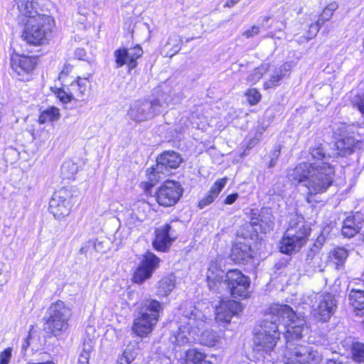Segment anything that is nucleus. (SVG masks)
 <instances>
[{
    "label": "nucleus",
    "instance_id": "63",
    "mask_svg": "<svg viewBox=\"0 0 364 364\" xmlns=\"http://www.w3.org/2000/svg\"><path fill=\"white\" fill-rule=\"evenodd\" d=\"M363 277H364V274H363Z\"/></svg>",
    "mask_w": 364,
    "mask_h": 364
},
{
    "label": "nucleus",
    "instance_id": "47",
    "mask_svg": "<svg viewBox=\"0 0 364 364\" xmlns=\"http://www.w3.org/2000/svg\"><path fill=\"white\" fill-rule=\"evenodd\" d=\"M13 348L8 347L0 353V364H9L12 358Z\"/></svg>",
    "mask_w": 364,
    "mask_h": 364
},
{
    "label": "nucleus",
    "instance_id": "6",
    "mask_svg": "<svg viewBox=\"0 0 364 364\" xmlns=\"http://www.w3.org/2000/svg\"><path fill=\"white\" fill-rule=\"evenodd\" d=\"M169 96L161 93L157 98L150 100H136L130 105L128 117L137 123L148 121L161 113V108L169 105Z\"/></svg>",
    "mask_w": 364,
    "mask_h": 364
},
{
    "label": "nucleus",
    "instance_id": "41",
    "mask_svg": "<svg viewBox=\"0 0 364 364\" xmlns=\"http://www.w3.org/2000/svg\"><path fill=\"white\" fill-rule=\"evenodd\" d=\"M352 359L357 363L364 362V343L354 342L351 346Z\"/></svg>",
    "mask_w": 364,
    "mask_h": 364
},
{
    "label": "nucleus",
    "instance_id": "32",
    "mask_svg": "<svg viewBox=\"0 0 364 364\" xmlns=\"http://www.w3.org/2000/svg\"><path fill=\"white\" fill-rule=\"evenodd\" d=\"M196 336L197 335L191 334V336H189L188 327L178 325V331L173 335L174 340H172V342L175 343L178 346H184L190 343L191 340L195 341Z\"/></svg>",
    "mask_w": 364,
    "mask_h": 364
},
{
    "label": "nucleus",
    "instance_id": "19",
    "mask_svg": "<svg viewBox=\"0 0 364 364\" xmlns=\"http://www.w3.org/2000/svg\"><path fill=\"white\" fill-rule=\"evenodd\" d=\"M240 304L234 300L222 301L215 309V319L218 322L229 323L232 315L241 311Z\"/></svg>",
    "mask_w": 364,
    "mask_h": 364
},
{
    "label": "nucleus",
    "instance_id": "22",
    "mask_svg": "<svg viewBox=\"0 0 364 364\" xmlns=\"http://www.w3.org/2000/svg\"><path fill=\"white\" fill-rule=\"evenodd\" d=\"M230 256L235 263H243L252 257V249L244 242H237L232 248Z\"/></svg>",
    "mask_w": 364,
    "mask_h": 364
},
{
    "label": "nucleus",
    "instance_id": "8",
    "mask_svg": "<svg viewBox=\"0 0 364 364\" xmlns=\"http://www.w3.org/2000/svg\"><path fill=\"white\" fill-rule=\"evenodd\" d=\"M72 310L61 301L53 303L47 311L45 328L53 335H60L68 327Z\"/></svg>",
    "mask_w": 364,
    "mask_h": 364
},
{
    "label": "nucleus",
    "instance_id": "26",
    "mask_svg": "<svg viewBox=\"0 0 364 364\" xmlns=\"http://www.w3.org/2000/svg\"><path fill=\"white\" fill-rule=\"evenodd\" d=\"M207 282L210 290L218 291L223 284V271L215 266L210 267L207 272Z\"/></svg>",
    "mask_w": 364,
    "mask_h": 364
},
{
    "label": "nucleus",
    "instance_id": "1",
    "mask_svg": "<svg viewBox=\"0 0 364 364\" xmlns=\"http://www.w3.org/2000/svg\"><path fill=\"white\" fill-rule=\"evenodd\" d=\"M282 326L287 340L284 364H318L321 361L322 355L312 346L294 342L301 338L308 327L304 316H297L288 305L276 304L271 309V314L255 334V350L271 352L279 339Z\"/></svg>",
    "mask_w": 364,
    "mask_h": 364
},
{
    "label": "nucleus",
    "instance_id": "25",
    "mask_svg": "<svg viewBox=\"0 0 364 364\" xmlns=\"http://www.w3.org/2000/svg\"><path fill=\"white\" fill-rule=\"evenodd\" d=\"M291 65L289 64L284 63L276 69L274 72L271 74L269 79L264 82V88L268 90L278 86L280 81L285 77L286 73L289 71Z\"/></svg>",
    "mask_w": 364,
    "mask_h": 364
},
{
    "label": "nucleus",
    "instance_id": "20",
    "mask_svg": "<svg viewBox=\"0 0 364 364\" xmlns=\"http://www.w3.org/2000/svg\"><path fill=\"white\" fill-rule=\"evenodd\" d=\"M171 228V226L166 224L156 230V237L153 241V246L156 250L166 252L171 246L173 240L169 235Z\"/></svg>",
    "mask_w": 364,
    "mask_h": 364
},
{
    "label": "nucleus",
    "instance_id": "44",
    "mask_svg": "<svg viewBox=\"0 0 364 364\" xmlns=\"http://www.w3.org/2000/svg\"><path fill=\"white\" fill-rule=\"evenodd\" d=\"M311 155L314 159L316 160V162L321 163V165L323 162H328V157L323 152V149L321 145L317 146L315 148H311Z\"/></svg>",
    "mask_w": 364,
    "mask_h": 364
},
{
    "label": "nucleus",
    "instance_id": "31",
    "mask_svg": "<svg viewBox=\"0 0 364 364\" xmlns=\"http://www.w3.org/2000/svg\"><path fill=\"white\" fill-rule=\"evenodd\" d=\"M90 87V81L87 78H80L70 83L69 90L73 96L77 97H82L86 95Z\"/></svg>",
    "mask_w": 364,
    "mask_h": 364
},
{
    "label": "nucleus",
    "instance_id": "42",
    "mask_svg": "<svg viewBox=\"0 0 364 364\" xmlns=\"http://www.w3.org/2000/svg\"><path fill=\"white\" fill-rule=\"evenodd\" d=\"M93 350V344L92 341L84 342L82 350L80 353L78 363L79 364H89L90 355Z\"/></svg>",
    "mask_w": 364,
    "mask_h": 364
},
{
    "label": "nucleus",
    "instance_id": "43",
    "mask_svg": "<svg viewBox=\"0 0 364 364\" xmlns=\"http://www.w3.org/2000/svg\"><path fill=\"white\" fill-rule=\"evenodd\" d=\"M202 343L203 345L213 347L215 346L218 342V337L213 331H205L201 333Z\"/></svg>",
    "mask_w": 364,
    "mask_h": 364
},
{
    "label": "nucleus",
    "instance_id": "52",
    "mask_svg": "<svg viewBox=\"0 0 364 364\" xmlns=\"http://www.w3.org/2000/svg\"><path fill=\"white\" fill-rule=\"evenodd\" d=\"M237 198H238L237 193L230 194L226 197V198L224 200V203L226 205H231V204L234 203Z\"/></svg>",
    "mask_w": 364,
    "mask_h": 364
},
{
    "label": "nucleus",
    "instance_id": "29",
    "mask_svg": "<svg viewBox=\"0 0 364 364\" xmlns=\"http://www.w3.org/2000/svg\"><path fill=\"white\" fill-rule=\"evenodd\" d=\"M359 144V141L353 136H346L338 140L336 145L338 151V154L341 156H345L351 154L355 147Z\"/></svg>",
    "mask_w": 364,
    "mask_h": 364
},
{
    "label": "nucleus",
    "instance_id": "27",
    "mask_svg": "<svg viewBox=\"0 0 364 364\" xmlns=\"http://www.w3.org/2000/svg\"><path fill=\"white\" fill-rule=\"evenodd\" d=\"M362 288L352 289L349 294L350 304L355 309L361 310L364 309V278L358 280ZM359 285V283H358Z\"/></svg>",
    "mask_w": 364,
    "mask_h": 364
},
{
    "label": "nucleus",
    "instance_id": "59",
    "mask_svg": "<svg viewBox=\"0 0 364 364\" xmlns=\"http://www.w3.org/2000/svg\"><path fill=\"white\" fill-rule=\"evenodd\" d=\"M80 252L81 253H85V248H84V247H82V248L80 250Z\"/></svg>",
    "mask_w": 364,
    "mask_h": 364
},
{
    "label": "nucleus",
    "instance_id": "40",
    "mask_svg": "<svg viewBox=\"0 0 364 364\" xmlns=\"http://www.w3.org/2000/svg\"><path fill=\"white\" fill-rule=\"evenodd\" d=\"M156 164L146 170V176L148 178L147 185L150 187L155 186L160 179L164 178L168 176L166 172L158 173L156 172Z\"/></svg>",
    "mask_w": 364,
    "mask_h": 364
},
{
    "label": "nucleus",
    "instance_id": "56",
    "mask_svg": "<svg viewBox=\"0 0 364 364\" xmlns=\"http://www.w3.org/2000/svg\"><path fill=\"white\" fill-rule=\"evenodd\" d=\"M117 364H130V363L125 358L120 357Z\"/></svg>",
    "mask_w": 364,
    "mask_h": 364
},
{
    "label": "nucleus",
    "instance_id": "10",
    "mask_svg": "<svg viewBox=\"0 0 364 364\" xmlns=\"http://www.w3.org/2000/svg\"><path fill=\"white\" fill-rule=\"evenodd\" d=\"M225 282L230 293L235 299H245L250 296V278L237 269H230L225 275Z\"/></svg>",
    "mask_w": 364,
    "mask_h": 364
},
{
    "label": "nucleus",
    "instance_id": "7",
    "mask_svg": "<svg viewBox=\"0 0 364 364\" xmlns=\"http://www.w3.org/2000/svg\"><path fill=\"white\" fill-rule=\"evenodd\" d=\"M304 302L312 308L314 318L322 323L328 321L337 308L335 296L327 292L309 294Z\"/></svg>",
    "mask_w": 364,
    "mask_h": 364
},
{
    "label": "nucleus",
    "instance_id": "5",
    "mask_svg": "<svg viewBox=\"0 0 364 364\" xmlns=\"http://www.w3.org/2000/svg\"><path fill=\"white\" fill-rule=\"evenodd\" d=\"M162 304L155 299L143 301L141 311L134 319L132 331L139 337H146L154 330L162 311Z\"/></svg>",
    "mask_w": 364,
    "mask_h": 364
},
{
    "label": "nucleus",
    "instance_id": "24",
    "mask_svg": "<svg viewBox=\"0 0 364 364\" xmlns=\"http://www.w3.org/2000/svg\"><path fill=\"white\" fill-rule=\"evenodd\" d=\"M18 10L27 19L41 16L37 11V0H16Z\"/></svg>",
    "mask_w": 364,
    "mask_h": 364
},
{
    "label": "nucleus",
    "instance_id": "33",
    "mask_svg": "<svg viewBox=\"0 0 364 364\" xmlns=\"http://www.w3.org/2000/svg\"><path fill=\"white\" fill-rule=\"evenodd\" d=\"M360 229V223L355 220L354 217H348L342 227V235L346 237H353Z\"/></svg>",
    "mask_w": 364,
    "mask_h": 364
},
{
    "label": "nucleus",
    "instance_id": "34",
    "mask_svg": "<svg viewBox=\"0 0 364 364\" xmlns=\"http://www.w3.org/2000/svg\"><path fill=\"white\" fill-rule=\"evenodd\" d=\"M175 287V281L171 277H165L160 280L157 286L156 294L160 296H166Z\"/></svg>",
    "mask_w": 364,
    "mask_h": 364
},
{
    "label": "nucleus",
    "instance_id": "17",
    "mask_svg": "<svg viewBox=\"0 0 364 364\" xmlns=\"http://www.w3.org/2000/svg\"><path fill=\"white\" fill-rule=\"evenodd\" d=\"M182 162L179 154L173 151H167L162 153L156 159V172H166L169 174L170 170L176 168Z\"/></svg>",
    "mask_w": 364,
    "mask_h": 364
},
{
    "label": "nucleus",
    "instance_id": "62",
    "mask_svg": "<svg viewBox=\"0 0 364 364\" xmlns=\"http://www.w3.org/2000/svg\"><path fill=\"white\" fill-rule=\"evenodd\" d=\"M363 239H364V233H363Z\"/></svg>",
    "mask_w": 364,
    "mask_h": 364
},
{
    "label": "nucleus",
    "instance_id": "2",
    "mask_svg": "<svg viewBox=\"0 0 364 364\" xmlns=\"http://www.w3.org/2000/svg\"><path fill=\"white\" fill-rule=\"evenodd\" d=\"M335 171L328 162L301 163L288 174L289 180L294 183H304L308 190L306 200L311 203L309 196L322 193L331 186Z\"/></svg>",
    "mask_w": 364,
    "mask_h": 364
},
{
    "label": "nucleus",
    "instance_id": "23",
    "mask_svg": "<svg viewBox=\"0 0 364 364\" xmlns=\"http://www.w3.org/2000/svg\"><path fill=\"white\" fill-rule=\"evenodd\" d=\"M181 43L182 41L179 36L175 33L170 35L167 41L161 47V55L164 57H173L180 51Z\"/></svg>",
    "mask_w": 364,
    "mask_h": 364
},
{
    "label": "nucleus",
    "instance_id": "14",
    "mask_svg": "<svg viewBox=\"0 0 364 364\" xmlns=\"http://www.w3.org/2000/svg\"><path fill=\"white\" fill-rule=\"evenodd\" d=\"M204 318L203 313L194 307L181 316L178 325L187 326L189 336L191 334L198 336L200 331L204 328Z\"/></svg>",
    "mask_w": 364,
    "mask_h": 364
},
{
    "label": "nucleus",
    "instance_id": "53",
    "mask_svg": "<svg viewBox=\"0 0 364 364\" xmlns=\"http://www.w3.org/2000/svg\"><path fill=\"white\" fill-rule=\"evenodd\" d=\"M240 0H228L225 4L226 7H232L235 6Z\"/></svg>",
    "mask_w": 364,
    "mask_h": 364
},
{
    "label": "nucleus",
    "instance_id": "18",
    "mask_svg": "<svg viewBox=\"0 0 364 364\" xmlns=\"http://www.w3.org/2000/svg\"><path fill=\"white\" fill-rule=\"evenodd\" d=\"M250 224L255 232H267L273 230L274 217L267 209H262L260 213L252 210Z\"/></svg>",
    "mask_w": 364,
    "mask_h": 364
},
{
    "label": "nucleus",
    "instance_id": "30",
    "mask_svg": "<svg viewBox=\"0 0 364 364\" xmlns=\"http://www.w3.org/2000/svg\"><path fill=\"white\" fill-rule=\"evenodd\" d=\"M185 364H212L206 359V355L196 348H191L186 351Z\"/></svg>",
    "mask_w": 364,
    "mask_h": 364
},
{
    "label": "nucleus",
    "instance_id": "21",
    "mask_svg": "<svg viewBox=\"0 0 364 364\" xmlns=\"http://www.w3.org/2000/svg\"><path fill=\"white\" fill-rule=\"evenodd\" d=\"M227 181L228 179L225 177L217 180L211 186L208 193L198 202V207L200 209H203L213 203L225 188Z\"/></svg>",
    "mask_w": 364,
    "mask_h": 364
},
{
    "label": "nucleus",
    "instance_id": "39",
    "mask_svg": "<svg viewBox=\"0 0 364 364\" xmlns=\"http://www.w3.org/2000/svg\"><path fill=\"white\" fill-rule=\"evenodd\" d=\"M348 256L347 250L343 247L336 248L329 254L330 259L337 266L342 265Z\"/></svg>",
    "mask_w": 364,
    "mask_h": 364
},
{
    "label": "nucleus",
    "instance_id": "35",
    "mask_svg": "<svg viewBox=\"0 0 364 364\" xmlns=\"http://www.w3.org/2000/svg\"><path fill=\"white\" fill-rule=\"evenodd\" d=\"M78 166L72 161H65L61 166V175L63 178L73 179L78 171Z\"/></svg>",
    "mask_w": 364,
    "mask_h": 364
},
{
    "label": "nucleus",
    "instance_id": "38",
    "mask_svg": "<svg viewBox=\"0 0 364 364\" xmlns=\"http://www.w3.org/2000/svg\"><path fill=\"white\" fill-rule=\"evenodd\" d=\"M269 69V64H262L254 70H252V72L247 77V80L252 85L257 83L264 76V75L267 73Z\"/></svg>",
    "mask_w": 364,
    "mask_h": 364
},
{
    "label": "nucleus",
    "instance_id": "4",
    "mask_svg": "<svg viewBox=\"0 0 364 364\" xmlns=\"http://www.w3.org/2000/svg\"><path fill=\"white\" fill-rule=\"evenodd\" d=\"M22 21L25 24L22 37L28 43L34 46L44 44L55 26L54 18L46 14Z\"/></svg>",
    "mask_w": 364,
    "mask_h": 364
},
{
    "label": "nucleus",
    "instance_id": "37",
    "mask_svg": "<svg viewBox=\"0 0 364 364\" xmlns=\"http://www.w3.org/2000/svg\"><path fill=\"white\" fill-rule=\"evenodd\" d=\"M122 217L125 225L129 229H132L138 226L141 223V220L132 209L124 210Z\"/></svg>",
    "mask_w": 364,
    "mask_h": 364
},
{
    "label": "nucleus",
    "instance_id": "55",
    "mask_svg": "<svg viewBox=\"0 0 364 364\" xmlns=\"http://www.w3.org/2000/svg\"><path fill=\"white\" fill-rule=\"evenodd\" d=\"M29 345H30V343H29V338H28V337H27V338L24 340V341H23V344H22V348H23V349H24V350H26V349L28 347V346H29Z\"/></svg>",
    "mask_w": 364,
    "mask_h": 364
},
{
    "label": "nucleus",
    "instance_id": "54",
    "mask_svg": "<svg viewBox=\"0 0 364 364\" xmlns=\"http://www.w3.org/2000/svg\"><path fill=\"white\" fill-rule=\"evenodd\" d=\"M323 364H342L334 359H328Z\"/></svg>",
    "mask_w": 364,
    "mask_h": 364
},
{
    "label": "nucleus",
    "instance_id": "51",
    "mask_svg": "<svg viewBox=\"0 0 364 364\" xmlns=\"http://www.w3.org/2000/svg\"><path fill=\"white\" fill-rule=\"evenodd\" d=\"M259 32V28L257 26H252L250 28L246 30L243 33V36L247 38L257 35Z\"/></svg>",
    "mask_w": 364,
    "mask_h": 364
},
{
    "label": "nucleus",
    "instance_id": "15",
    "mask_svg": "<svg viewBox=\"0 0 364 364\" xmlns=\"http://www.w3.org/2000/svg\"><path fill=\"white\" fill-rule=\"evenodd\" d=\"M338 5L336 2H331L328 4L323 9V11L319 15V17L318 18H316V17L315 18V23L311 22V24L309 23L306 26V28L310 26V28L305 33L306 34L304 37L303 36L300 41L314 38L317 35L323 23L326 21L330 20L333 14V12L338 9Z\"/></svg>",
    "mask_w": 364,
    "mask_h": 364
},
{
    "label": "nucleus",
    "instance_id": "45",
    "mask_svg": "<svg viewBox=\"0 0 364 364\" xmlns=\"http://www.w3.org/2000/svg\"><path fill=\"white\" fill-rule=\"evenodd\" d=\"M245 97L250 105H257L261 100L260 92L255 88L248 89L245 92Z\"/></svg>",
    "mask_w": 364,
    "mask_h": 364
},
{
    "label": "nucleus",
    "instance_id": "46",
    "mask_svg": "<svg viewBox=\"0 0 364 364\" xmlns=\"http://www.w3.org/2000/svg\"><path fill=\"white\" fill-rule=\"evenodd\" d=\"M137 350L138 348L136 347L134 344H130L124 350L121 357L125 358L131 363L135 359L136 355L138 354Z\"/></svg>",
    "mask_w": 364,
    "mask_h": 364
},
{
    "label": "nucleus",
    "instance_id": "11",
    "mask_svg": "<svg viewBox=\"0 0 364 364\" xmlns=\"http://www.w3.org/2000/svg\"><path fill=\"white\" fill-rule=\"evenodd\" d=\"M183 193L181 185L174 181H166L156 193L159 205L168 207L175 205Z\"/></svg>",
    "mask_w": 364,
    "mask_h": 364
},
{
    "label": "nucleus",
    "instance_id": "9",
    "mask_svg": "<svg viewBox=\"0 0 364 364\" xmlns=\"http://www.w3.org/2000/svg\"><path fill=\"white\" fill-rule=\"evenodd\" d=\"M73 193L67 188H63L55 191L49 203V210L53 216L61 220L68 216L73 207Z\"/></svg>",
    "mask_w": 364,
    "mask_h": 364
},
{
    "label": "nucleus",
    "instance_id": "16",
    "mask_svg": "<svg viewBox=\"0 0 364 364\" xmlns=\"http://www.w3.org/2000/svg\"><path fill=\"white\" fill-rule=\"evenodd\" d=\"M36 65L37 59L35 57L14 53L11 58V67L19 76L31 73Z\"/></svg>",
    "mask_w": 364,
    "mask_h": 364
},
{
    "label": "nucleus",
    "instance_id": "36",
    "mask_svg": "<svg viewBox=\"0 0 364 364\" xmlns=\"http://www.w3.org/2000/svg\"><path fill=\"white\" fill-rule=\"evenodd\" d=\"M60 114L58 108L51 107L44 110L38 118L40 124H45L47 122H52L58 120L60 118Z\"/></svg>",
    "mask_w": 364,
    "mask_h": 364
},
{
    "label": "nucleus",
    "instance_id": "49",
    "mask_svg": "<svg viewBox=\"0 0 364 364\" xmlns=\"http://www.w3.org/2000/svg\"><path fill=\"white\" fill-rule=\"evenodd\" d=\"M336 127L333 128L334 132L335 134L340 136L345 134L346 132H348L352 129L351 126L343 123L336 124Z\"/></svg>",
    "mask_w": 364,
    "mask_h": 364
},
{
    "label": "nucleus",
    "instance_id": "61",
    "mask_svg": "<svg viewBox=\"0 0 364 364\" xmlns=\"http://www.w3.org/2000/svg\"><path fill=\"white\" fill-rule=\"evenodd\" d=\"M363 327H364V321H363Z\"/></svg>",
    "mask_w": 364,
    "mask_h": 364
},
{
    "label": "nucleus",
    "instance_id": "13",
    "mask_svg": "<svg viewBox=\"0 0 364 364\" xmlns=\"http://www.w3.org/2000/svg\"><path fill=\"white\" fill-rule=\"evenodd\" d=\"M143 54L142 48L136 46L130 48H119L114 51L116 68H119L127 65L129 70L134 69L137 65L136 60Z\"/></svg>",
    "mask_w": 364,
    "mask_h": 364
},
{
    "label": "nucleus",
    "instance_id": "50",
    "mask_svg": "<svg viewBox=\"0 0 364 364\" xmlns=\"http://www.w3.org/2000/svg\"><path fill=\"white\" fill-rule=\"evenodd\" d=\"M353 102L362 114L364 115V94L356 97Z\"/></svg>",
    "mask_w": 364,
    "mask_h": 364
},
{
    "label": "nucleus",
    "instance_id": "58",
    "mask_svg": "<svg viewBox=\"0 0 364 364\" xmlns=\"http://www.w3.org/2000/svg\"><path fill=\"white\" fill-rule=\"evenodd\" d=\"M27 364H55L53 361H47L44 363H28Z\"/></svg>",
    "mask_w": 364,
    "mask_h": 364
},
{
    "label": "nucleus",
    "instance_id": "12",
    "mask_svg": "<svg viewBox=\"0 0 364 364\" xmlns=\"http://www.w3.org/2000/svg\"><path fill=\"white\" fill-rule=\"evenodd\" d=\"M160 261V259L154 253L147 252L133 274V282L142 284L151 278L154 272L159 267Z\"/></svg>",
    "mask_w": 364,
    "mask_h": 364
},
{
    "label": "nucleus",
    "instance_id": "28",
    "mask_svg": "<svg viewBox=\"0 0 364 364\" xmlns=\"http://www.w3.org/2000/svg\"><path fill=\"white\" fill-rule=\"evenodd\" d=\"M315 18L316 15L314 14H306L304 16V22H299L296 25V28L294 31V38L295 41L299 43L302 44L307 41H309L310 39H306L304 41H300L301 39H302L303 36L304 37L305 33L309 31L310 28V26H307L306 28V26L309 23L311 24V22L315 23Z\"/></svg>",
    "mask_w": 364,
    "mask_h": 364
},
{
    "label": "nucleus",
    "instance_id": "48",
    "mask_svg": "<svg viewBox=\"0 0 364 364\" xmlns=\"http://www.w3.org/2000/svg\"><path fill=\"white\" fill-rule=\"evenodd\" d=\"M56 94L60 100L64 103H68L74 98V96L71 92V90H69V92H65L63 90H59Z\"/></svg>",
    "mask_w": 364,
    "mask_h": 364
},
{
    "label": "nucleus",
    "instance_id": "60",
    "mask_svg": "<svg viewBox=\"0 0 364 364\" xmlns=\"http://www.w3.org/2000/svg\"><path fill=\"white\" fill-rule=\"evenodd\" d=\"M82 51V50H77V51H76V54H77L78 52L80 53Z\"/></svg>",
    "mask_w": 364,
    "mask_h": 364
},
{
    "label": "nucleus",
    "instance_id": "57",
    "mask_svg": "<svg viewBox=\"0 0 364 364\" xmlns=\"http://www.w3.org/2000/svg\"><path fill=\"white\" fill-rule=\"evenodd\" d=\"M68 71V68L65 67V69L61 71V73H60L59 78L63 79L64 77V76L66 75Z\"/></svg>",
    "mask_w": 364,
    "mask_h": 364
},
{
    "label": "nucleus",
    "instance_id": "3",
    "mask_svg": "<svg viewBox=\"0 0 364 364\" xmlns=\"http://www.w3.org/2000/svg\"><path fill=\"white\" fill-rule=\"evenodd\" d=\"M310 233L311 228L304 218L294 216L279 242L280 251L287 255L299 251L306 243Z\"/></svg>",
    "mask_w": 364,
    "mask_h": 364
}]
</instances>
